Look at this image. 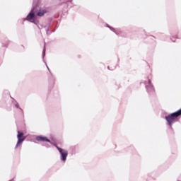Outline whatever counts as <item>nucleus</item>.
I'll return each mask as SVG.
<instances>
[{
    "label": "nucleus",
    "instance_id": "6",
    "mask_svg": "<svg viewBox=\"0 0 181 181\" xmlns=\"http://www.w3.org/2000/svg\"><path fill=\"white\" fill-rule=\"evenodd\" d=\"M45 13H47V10L46 8H40L37 11V16H44Z\"/></svg>",
    "mask_w": 181,
    "mask_h": 181
},
{
    "label": "nucleus",
    "instance_id": "5",
    "mask_svg": "<svg viewBox=\"0 0 181 181\" xmlns=\"http://www.w3.org/2000/svg\"><path fill=\"white\" fill-rule=\"evenodd\" d=\"M36 141H39L40 142H50L47 137H45L43 136H37L36 137Z\"/></svg>",
    "mask_w": 181,
    "mask_h": 181
},
{
    "label": "nucleus",
    "instance_id": "4",
    "mask_svg": "<svg viewBox=\"0 0 181 181\" xmlns=\"http://www.w3.org/2000/svg\"><path fill=\"white\" fill-rule=\"evenodd\" d=\"M35 12H36V10L35 8H33L31 12L27 16L26 20L29 22H33L32 19L35 18Z\"/></svg>",
    "mask_w": 181,
    "mask_h": 181
},
{
    "label": "nucleus",
    "instance_id": "3",
    "mask_svg": "<svg viewBox=\"0 0 181 181\" xmlns=\"http://www.w3.org/2000/svg\"><path fill=\"white\" fill-rule=\"evenodd\" d=\"M17 138H18V141H17L16 148H18V146H19L22 144V142H23V141L26 139V137L23 136V133L19 131L18 132Z\"/></svg>",
    "mask_w": 181,
    "mask_h": 181
},
{
    "label": "nucleus",
    "instance_id": "7",
    "mask_svg": "<svg viewBox=\"0 0 181 181\" xmlns=\"http://www.w3.org/2000/svg\"><path fill=\"white\" fill-rule=\"evenodd\" d=\"M149 87L147 88L148 91H155V88H153V86H152V83L151 80L148 81Z\"/></svg>",
    "mask_w": 181,
    "mask_h": 181
},
{
    "label": "nucleus",
    "instance_id": "8",
    "mask_svg": "<svg viewBox=\"0 0 181 181\" xmlns=\"http://www.w3.org/2000/svg\"><path fill=\"white\" fill-rule=\"evenodd\" d=\"M16 107L17 108H19V105H16Z\"/></svg>",
    "mask_w": 181,
    "mask_h": 181
},
{
    "label": "nucleus",
    "instance_id": "1",
    "mask_svg": "<svg viewBox=\"0 0 181 181\" xmlns=\"http://www.w3.org/2000/svg\"><path fill=\"white\" fill-rule=\"evenodd\" d=\"M180 115H181V109L165 117V119L168 125H170V127H172V124H173L175 119H176V118H177L178 117H180Z\"/></svg>",
    "mask_w": 181,
    "mask_h": 181
},
{
    "label": "nucleus",
    "instance_id": "2",
    "mask_svg": "<svg viewBox=\"0 0 181 181\" xmlns=\"http://www.w3.org/2000/svg\"><path fill=\"white\" fill-rule=\"evenodd\" d=\"M56 146L57 149L59 151V152L61 154V158L63 162H66V159H67V156L69 155V153L66 150H63L62 148L57 146V145H54Z\"/></svg>",
    "mask_w": 181,
    "mask_h": 181
}]
</instances>
